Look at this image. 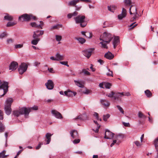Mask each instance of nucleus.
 Returning a JSON list of instances; mask_svg holds the SVG:
<instances>
[{
    "label": "nucleus",
    "mask_w": 158,
    "mask_h": 158,
    "mask_svg": "<svg viewBox=\"0 0 158 158\" xmlns=\"http://www.w3.org/2000/svg\"><path fill=\"white\" fill-rule=\"evenodd\" d=\"M78 13L75 11L73 13H69L67 15V17L68 19H70L72 17L76 16L74 19L76 23L80 24V26L81 27H84L87 25V23L85 21V16L84 15H77Z\"/></svg>",
    "instance_id": "obj_1"
},
{
    "label": "nucleus",
    "mask_w": 158,
    "mask_h": 158,
    "mask_svg": "<svg viewBox=\"0 0 158 158\" xmlns=\"http://www.w3.org/2000/svg\"><path fill=\"white\" fill-rule=\"evenodd\" d=\"M30 112V109L29 108L23 107L19 110H16L13 111V114L15 116L18 117L20 115L24 114L26 118H27L28 115Z\"/></svg>",
    "instance_id": "obj_2"
},
{
    "label": "nucleus",
    "mask_w": 158,
    "mask_h": 158,
    "mask_svg": "<svg viewBox=\"0 0 158 158\" xmlns=\"http://www.w3.org/2000/svg\"><path fill=\"white\" fill-rule=\"evenodd\" d=\"M12 98H8L6 100L4 105V110L7 115H10L12 111L11 108V104L13 102Z\"/></svg>",
    "instance_id": "obj_3"
},
{
    "label": "nucleus",
    "mask_w": 158,
    "mask_h": 158,
    "mask_svg": "<svg viewBox=\"0 0 158 158\" xmlns=\"http://www.w3.org/2000/svg\"><path fill=\"white\" fill-rule=\"evenodd\" d=\"M113 36L110 33L105 32L102 35L100 36V40L106 43H109L113 39Z\"/></svg>",
    "instance_id": "obj_4"
},
{
    "label": "nucleus",
    "mask_w": 158,
    "mask_h": 158,
    "mask_svg": "<svg viewBox=\"0 0 158 158\" xmlns=\"http://www.w3.org/2000/svg\"><path fill=\"white\" fill-rule=\"evenodd\" d=\"M0 86V92H3V94L1 95L2 97L7 93L8 91V83L7 82H4L2 84L1 81Z\"/></svg>",
    "instance_id": "obj_5"
},
{
    "label": "nucleus",
    "mask_w": 158,
    "mask_h": 158,
    "mask_svg": "<svg viewBox=\"0 0 158 158\" xmlns=\"http://www.w3.org/2000/svg\"><path fill=\"white\" fill-rule=\"evenodd\" d=\"M27 68V66L25 63H22L18 69L19 73L20 74H23L26 71Z\"/></svg>",
    "instance_id": "obj_6"
},
{
    "label": "nucleus",
    "mask_w": 158,
    "mask_h": 158,
    "mask_svg": "<svg viewBox=\"0 0 158 158\" xmlns=\"http://www.w3.org/2000/svg\"><path fill=\"white\" fill-rule=\"evenodd\" d=\"M30 16L29 15L24 14L22 15L19 18V20L21 22H27L30 20Z\"/></svg>",
    "instance_id": "obj_7"
},
{
    "label": "nucleus",
    "mask_w": 158,
    "mask_h": 158,
    "mask_svg": "<svg viewBox=\"0 0 158 158\" xmlns=\"http://www.w3.org/2000/svg\"><path fill=\"white\" fill-rule=\"evenodd\" d=\"M129 13L131 15H135V16L133 17L132 18L133 20H135L136 18V15L137 14V8L134 5H131L129 9Z\"/></svg>",
    "instance_id": "obj_8"
},
{
    "label": "nucleus",
    "mask_w": 158,
    "mask_h": 158,
    "mask_svg": "<svg viewBox=\"0 0 158 158\" xmlns=\"http://www.w3.org/2000/svg\"><path fill=\"white\" fill-rule=\"evenodd\" d=\"M94 50V48L86 49L82 51L83 54L87 58H89L91 55L92 52Z\"/></svg>",
    "instance_id": "obj_9"
},
{
    "label": "nucleus",
    "mask_w": 158,
    "mask_h": 158,
    "mask_svg": "<svg viewBox=\"0 0 158 158\" xmlns=\"http://www.w3.org/2000/svg\"><path fill=\"white\" fill-rule=\"evenodd\" d=\"M64 94L65 95L69 97H73L75 96L77 93L76 92H73L70 90H68L67 91H65L64 92L63 91H60V94L64 95Z\"/></svg>",
    "instance_id": "obj_10"
},
{
    "label": "nucleus",
    "mask_w": 158,
    "mask_h": 158,
    "mask_svg": "<svg viewBox=\"0 0 158 158\" xmlns=\"http://www.w3.org/2000/svg\"><path fill=\"white\" fill-rule=\"evenodd\" d=\"M114 134L108 130H106L104 138L106 139H112Z\"/></svg>",
    "instance_id": "obj_11"
},
{
    "label": "nucleus",
    "mask_w": 158,
    "mask_h": 158,
    "mask_svg": "<svg viewBox=\"0 0 158 158\" xmlns=\"http://www.w3.org/2000/svg\"><path fill=\"white\" fill-rule=\"evenodd\" d=\"M138 117L140 118L139 120V122L140 124L143 123L146 118V116L141 111H139L138 112Z\"/></svg>",
    "instance_id": "obj_12"
},
{
    "label": "nucleus",
    "mask_w": 158,
    "mask_h": 158,
    "mask_svg": "<svg viewBox=\"0 0 158 158\" xmlns=\"http://www.w3.org/2000/svg\"><path fill=\"white\" fill-rule=\"evenodd\" d=\"M44 31H43L37 30L34 32L33 38L34 39L38 38L40 35H43Z\"/></svg>",
    "instance_id": "obj_13"
},
{
    "label": "nucleus",
    "mask_w": 158,
    "mask_h": 158,
    "mask_svg": "<svg viewBox=\"0 0 158 158\" xmlns=\"http://www.w3.org/2000/svg\"><path fill=\"white\" fill-rule=\"evenodd\" d=\"M45 85L47 88L50 90L54 88L53 83L52 81L49 80L47 83H45Z\"/></svg>",
    "instance_id": "obj_14"
},
{
    "label": "nucleus",
    "mask_w": 158,
    "mask_h": 158,
    "mask_svg": "<svg viewBox=\"0 0 158 158\" xmlns=\"http://www.w3.org/2000/svg\"><path fill=\"white\" fill-rule=\"evenodd\" d=\"M18 66V63L15 61H13L10 63L9 66V70H15Z\"/></svg>",
    "instance_id": "obj_15"
},
{
    "label": "nucleus",
    "mask_w": 158,
    "mask_h": 158,
    "mask_svg": "<svg viewBox=\"0 0 158 158\" xmlns=\"http://www.w3.org/2000/svg\"><path fill=\"white\" fill-rule=\"evenodd\" d=\"M126 15V10L125 8H123L121 14L118 15V19L119 20L122 19L123 18L125 17Z\"/></svg>",
    "instance_id": "obj_16"
},
{
    "label": "nucleus",
    "mask_w": 158,
    "mask_h": 158,
    "mask_svg": "<svg viewBox=\"0 0 158 158\" xmlns=\"http://www.w3.org/2000/svg\"><path fill=\"white\" fill-rule=\"evenodd\" d=\"M87 118V117L86 114H83L77 116L74 119L75 120H86Z\"/></svg>",
    "instance_id": "obj_17"
},
{
    "label": "nucleus",
    "mask_w": 158,
    "mask_h": 158,
    "mask_svg": "<svg viewBox=\"0 0 158 158\" xmlns=\"http://www.w3.org/2000/svg\"><path fill=\"white\" fill-rule=\"evenodd\" d=\"M40 24H37L35 22L31 23H30L31 25L33 27L40 28L41 29H42V27L44 24V23L41 21L40 22Z\"/></svg>",
    "instance_id": "obj_18"
},
{
    "label": "nucleus",
    "mask_w": 158,
    "mask_h": 158,
    "mask_svg": "<svg viewBox=\"0 0 158 158\" xmlns=\"http://www.w3.org/2000/svg\"><path fill=\"white\" fill-rule=\"evenodd\" d=\"M124 135L122 134H119L117 135L115 137V139L117 141V144L118 145L121 142V140L124 138Z\"/></svg>",
    "instance_id": "obj_19"
},
{
    "label": "nucleus",
    "mask_w": 158,
    "mask_h": 158,
    "mask_svg": "<svg viewBox=\"0 0 158 158\" xmlns=\"http://www.w3.org/2000/svg\"><path fill=\"white\" fill-rule=\"evenodd\" d=\"M100 102L105 108L109 106L110 103L106 99H101Z\"/></svg>",
    "instance_id": "obj_20"
},
{
    "label": "nucleus",
    "mask_w": 158,
    "mask_h": 158,
    "mask_svg": "<svg viewBox=\"0 0 158 158\" xmlns=\"http://www.w3.org/2000/svg\"><path fill=\"white\" fill-rule=\"evenodd\" d=\"M71 136L73 139H76L78 137L79 135L78 132L76 130H73L70 132Z\"/></svg>",
    "instance_id": "obj_21"
},
{
    "label": "nucleus",
    "mask_w": 158,
    "mask_h": 158,
    "mask_svg": "<svg viewBox=\"0 0 158 158\" xmlns=\"http://www.w3.org/2000/svg\"><path fill=\"white\" fill-rule=\"evenodd\" d=\"M104 57L108 59L111 60L114 58V56L111 52L109 51L105 53L104 55Z\"/></svg>",
    "instance_id": "obj_22"
},
{
    "label": "nucleus",
    "mask_w": 158,
    "mask_h": 158,
    "mask_svg": "<svg viewBox=\"0 0 158 158\" xmlns=\"http://www.w3.org/2000/svg\"><path fill=\"white\" fill-rule=\"evenodd\" d=\"M119 42V37L118 36H116L114 37L113 41V47L114 48H115L116 46L117 45L118 43Z\"/></svg>",
    "instance_id": "obj_23"
},
{
    "label": "nucleus",
    "mask_w": 158,
    "mask_h": 158,
    "mask_svg": "<svg viewBox=\"0 0 158 158\" xmlns=\"http://www.w3.org/2000/svg\"><path fill=\"white\" fill-rule=\"evenodd\" d=\"M52 134H51L49 133H47L45 135V137L47 140L46 141V144H48L49 143L51 140V137Z\"/></svg>",
    "instance_id": "obj_24"
},
{
    "label": "nucleus",
    "mask_w": 158,
    "mask_h": 158,
    "mask_svg": "<svg viewBox=\"0 0 158 158\" xmlns=\"http://www.w3.org/2000/svg\"><path fill=\"white\" fill-rule=\"evenodd\" d=\"M52 115L56 118H59V112L55 110H52L51 111Z\"/></svg>",
    "instance_id": "obj_25"
},
{
    "label": "nucleus",
    "mask_w": 158,
    "mask_h": 158,
    "mask_svg": "<svg viewBox=\"0 0 158 158\" xmlns=\"http://www.w3.org/2000/svg\"><path fill=\"white\" fill-rule=\"evenodd\" d=\"M78 3V0H73L69 1L68 3L69 6H74Z\"/></svg>",
    "instance_id": "obj_26"
},
{
    "label": "nucleus",
    "mask_w": 158,
    "mask_h": 158,
    "mask_svg": "<svg viewBox=\"0 0 158 158\" xmlns=\"http://www.w3.org/2000/svg\"><path fill=\"white\" fill-rule=\"evenodd\" d=\"M50 59L53 60L59 61V53H57L56 55V57L51 56Z\"/></svg>",
    "instance_id": "obj_27"
},
{
    "label": "nucleus",
    "mask_w": 158,
    "mask_h": 158,
    "mask_svg": "<svg viewBox=\"0 0 158 158\" xmlns=\"http://www.w3.org/2000/svg\"><path fill=\"white\" fill-rule=\"evenodd\" d=\"M76 40H77L81 44H83L85 42V40L82 38L79 37L76 38Z\"/></svg>",
    "instance_id": "obj_28"
},
{
    "label": "nucleus",
    "mask_w": 158,
    "mask_h": 158,
    "mask_svg": "<svg viewBox=\"0 0 158 158\" xmlns=\"http://www.w3.org/2000/svg\"><path fill=\"white\" fill-rule=\"evenodd\" d=\"M145 94L148 97L150 98L152 96V94L151 92L148 89H147L144 92Z\"/></svg>",
    "instance_id": "obj_29"
},
{
    "label": "nucleus",
    "mask_w": 158,
    "mask_h": 158,
    "mask_svg": "<svg viewBox=\"0 0 158 158\" xmlns=\"http://www.w3.org/2000/svg\"><path fill=\"white\" fill-rule=\"evenodd\" d=\"M83 73L85 75H90V73L85 69H83L79 73L80 74H82Z\"/></svg>",
    "instance_id": "obj_30"
},
{
    "label": "nucleus",
    "mask_w": 158,
    "mask_h": 158,
    "mask_svg": "<svg viewBox=\"0 0 158 158\" xmlns=\"http://www.w3.org/2000/svg\"><path fill=\"white\" fill-rule=\"evenodd\" d=\"M5 128L4 124L1 121H0V133L4 131Z\"/></svg>",
    "instance_id": "obj_31"
},
{
    "label": "nucleus",
    "mask_w": 158,
    "mask_h": 158,
    "mask_svg": "<svg viewBox=\"0 0 158 158\" xmlns=\"http://www.w3.org/2000/svg\"><path fill=\"white\" fill-rule=\"evenodd\" d=\"M5 19L11 21L13 20V17L12 16L7 14L4 17Z\"/></svg>",
    "instance_id": "obj_32"
},
{
    "label": "nucleus",
    "mask_w": 158,
    "mask_h": 158,
    "mask_svg": "<svg viewBox=\"0 0 158 158\" xmlns=\"http://www.w3.org/2000/svg\"><path fill=\"white\" fill-rule=\"evenodd\" d=\"M115 6L114 5H112L108 6V10L111 12H114L115 9Z\"/></svg>",
    "instance_id": "obj_33"
},
{
    "label": "nucleus",
    "mask_w": 158,
    "mask_h": 158,
    "mask_svg": "<svg viewBox=\"0 0 158 158\" xmlns=\"http://www.w3.org/2000/svg\"><path fill=\"white\" fill-rule=\"evenodd\" d=\"M34 40H32L31 41V43L34 45H36L40 40V39L38 38L34 39Z\"/></svg>",
    "instance_id": "obj_34"
},
{
    "label": "nucleus",
    "mask_w": 158,
    "mask_h": 158,
    "mask_svg": "<svg viewBox=\"0 0 158 158\" xmlns=\"http://www.w3.org/2000/svg\"><path fill=\"white\" fill-rule=\"evenodd\" d=\"M121 97V95L119 93H115L114 98V100H116L120 98Z\"/></svg>",
    "instance_id": "obj_35"
},
{
    "label": "nucleus",
    "mask_w": 158,
    "mask_h": 158,
    "mask_svg": "<svg viewBox=\"0 0 158 158\" xmlns=\"http://www.w3.org/2000/svg\"><path fill=\"white\" fill-rule=\"evenodd\" d=\"M74 82L76 85L77 86L81 88H83L84 85L82 84L80 81L76 80H74Z\"/></svg>",
    "instance_id": "obj_36"
},
{
    "label": "nucleus",
    "mask_w": 158,
    "mask_h": 158,
    "mask_svg": "<svg viewBox=\"0 0 158 158\" xmlns=\"http://www.w3.org/2000/svg\"><path fill=\"white\" fill-rule=\"evenodd\" d=\"M16 23H17L16 22H9L7 23L6 26L8 27L12 26L16 24Z\"/></svg>",
    "instance_id": "obj_37"
},
{
    "label": "nucleus",
    "mask_w": 158,
    "mask_h": 158,
    "mask_svg": "<svg viewBox=\"0 0 158 158\" xmlns=\"http://www.w3.org/2000/svg\"><path fill=\"white\" fill-rule=\"evenodd\" d=\"M5 152L6 151L4 150L1 152L0 153V158H4L7 157V155H5Z\"/></svg>",
    "instance_id": "obj_38"
},
{
    "label": "nucleus",
    "mask_w": 158,
    "mask_h": 158,
    "mask_svg": "<svg viewBox=\"0 0 158 158\" xmlns=\"http://www.w3.org/2000/svg\"><path fill=\"white\" fill-rule=\"evenodd\" d=\"M106 42H104L103 41L101 42L100 43V44H101L102 46L101 47L103 48L107 49L108 48V47L106 45Z\"/></svg>",
    "instance_id": "obj_39"
},
{
    "label": "nucleus",
    "mask_w": 158,
    "mask_h": 158,
    "mask_svg": "<svg viewBox=\"0 0 158 158\" xmlns=\"http://www.w3.org/2000/svg\"><path fill=\"white\" fill-rule=\"evenodd\" d=\"M110 115L109 114H104L103 115V120L105 121H107V119L110 117Z\"/></svg>",
    "instance_id": "obj_40"
},
{
    "label": "nucleus",
    "mask_w": 158,
    "mask_h": 158,
    "mask_svg": "<svg viewBox=\"0 0 158 158\" xmlns=\"http://www.w3.org/2000/svg\"><path fill=\"white\" fill-rule=\"evenodd\" d=\"M104 85L106 89H109L111 86V84L109 82H104Z\"/></svg>",
    "instance_id": "obj_41"
},
{
    "label": "nucleus",
    "mask_w": 158,
    "mask_h": 158,
    "mask_svg": "<svg viewBox=\"0 0 158 158\" xmlns=\"http://www.w3.org/2000/svg\"><path fill=\"white\" fill-rule=\"evenodd\" d=\"M114 94L115 93L113 91H112L109 94H106V95L109 98H114Z\"/></svg>",
    "instance_id": "obj_42"
},
{
    "label": "nucleus",
    "mask_w": 158,
    "mask_h": 158,
    "mask_svg": "<svg viewBox=\"0 0 158 158\" xmlns=\"http://www.w3.org/2000/svg\"><path fill=\"white\" fill-rule=\"evenodd\" d=\"M59 27V24H58L56 25H55L52 26L50 28V30H52L53 29H57Z\"/></svg>",
    "instance_id": "obj_43"
},
{
    "label": "nucleus",
    "mask_w": 158,
    "mask_h": 158,
    "mask_svg": "<svg viewBox=\"0 0 158 158\" xmlns=\"http://www.w3.org/2000/svg\"><path fill=\"white\" fill-rule=\"evenodd\" d=\"M116 107L118 108V109L122 114H124V111L122 108L119 105H117Z\"/></svg>",
    "instance_id": "obj_44"
},
{
    "label": "nucleus",
    "mask_w": 158,
    "mask_h": 158,
    "mask_svg": "<svg viewBox=\"0 0 158 158\" xmlns=\"http://www.w3.org/2000/svg\"><path fill=\"white\" fill-rule=\"evenodd\" d=\"M86 37L87 38H91L92 37V34L90 32H86Z\"/></svg>",
    "instance_id": "obj_45"
},
{
    "label": "nucleus",
    "mask_w": 158,
    "mask_h": 158,
    "mask_svg": "<svg viewBox=\"0 0 158 158\" xmlns=\"http://www.w3.org/2000/svg\"><path fill=\"white\" fill-rule=\"evenodd\" d=\"M43 144V143L42 142H39V143L38 146L36 147V150L39 149L41 147V146Z\"/></svg>",
    "instance_id": "obj_46"
},
{
    "label": "nucleus",
    "mask_w": 158,
    "mask_h": 158,
    "mask_svg": "<svg viewBox=\"0 0 158 158\" xmlns=\"http://www.w3.org/2000/svg\"><path fill=\"white\" fill-rule=\"evenodd\" d=\"M60 64L69 67V65L68 64V62L67 61H60Z\"/></svg>",
    "instance_id": "obj_47"
},
{
    "label": "nucleus",
    "mask_w": 158,
    "mask_h": 158,
    "mask_svg": "<svg viewBox=\"0 0 158 158\" xmlns=\"http://www.w3.org/2000/svg\"><path fill=\"white\" fill-rule=\"evenodd\" d=\"M108 70L109 71V73H106V75L107 76H112L113 77V72L112 71L110 70V69H108Z\"/></svg>",
    "instance_id": "obj_48"
},
{
    "label": "nucleus",
    "mask_w": 158,
    "mask_h": 158,
    "mask_svg": "<svg viewBox=\"0 0 158 158\" xmlns=\"http://www.w3.org/2000/svg\"><path fill=\"white\" fill-rule=\"evenodd\" d=\"M23 46V44H18L15 45V48H21Z\"/></svg>",
    "instance_id": "obj_49"
},
{
    "label": "nucleus",
    "mask_w": 158,
    "mask_h": 158,
    "mask_svg": "<svg viewBox=\"0 0 158 158\" xmlns=\"http://www.w3.org/2000/svg\"><path fill=\"white\" fill-rule=\"evenodd\" d=\"M135 22L134 23L131 25H130L129 27H130V29H132L134 27H135L137 25V24H135L134 25V24L135 23Z\"/></svg>",
    "instance_id": "obj_50"
},
{
    "label": "nucleus",
    "mask_w": 158,
    "mask_h": 158,
    "mask_svg": "<svg viewBox=\"0 0 158 158\" xmlns=\"http://www.w3.org/2000/svg\"><path fill=\"white\" fill-rule=\"evenodd\" d=\"M3 119V113L2 111L0 110V120H2Z\"/></svg>",
    "instance_id": "obj_51"
},
{
    "label": "nucleus",
    "mask_w": 158,
    "mask_h": 158,
    "mask_svg": "<svg viewBox=\"0 0 158 158\" xmlns=\"http://www.w3.org/2000/svg\"><path fill=\"white\" fill-rule=\"evenodd\" d=\"M93 115L96 117L97 120H99V118L98 116V113L96 112H94L93 114Z\"/></svg>",
    "instance_id": "obj_52"
},
{
    "label": "nucleus",
    "mask_w": 158,
    "mask_h": 158,
    "mask_svg": "<svg viewBox=\"0 0 158 158\" xmlns=\"http://www.w3.org/2000/svg\"><path fill=\"white\" fill-rule=\"evenodd\" d=\"M80 141V140L79 139H75L73 141V143L74 144H76L79 143Z\"/></svg>",
    "instance_id": "obj_53"
},
{
    "label": "nucleus",
    "mask_w": 158,
    "mask_h": 158,
    "mask_svg": "<svg viewBox=\"0 0 158 158\" xmlns=\"http://www.w3.org/2000/svg\"><path fill=\"white\" fill-rule=\"evenodd\" d=\"M30 17V20L31 19H33L34 20H35L36 19V18L35 16H33L32 15H29Z\"/></svg>",
    "instance_id": "obj_54"
},
{
    "label": "nucleus",
    "mask_w": 158,
    "mask_h": 158,
    "mask_svg": "<svg viewBox=\"0 0 158 158\" xmlns=\"http://www.w3.org/2000/svg\"><path fill=\"white\" fill-rule=\"evenodd\" d=\"M123 124L125 127H129L130 126V124L129 123H126L124 122H123Z\"/></svg>",
    "instance_id": "obj_55"
},
{
    "label": "nucleus",
    "mask_w": 158,
    "mask_h": 158,
    "mask_svg": "<svg viewBox=\"0 0 158 158\" xmlns=\"http://www.w3.org/2000/svg\"><path fill=\"white\" fill-rule=\"evenodd\" d=\"M117 140L114 139L113 141V142L111 144L110 146L111 147H112L115 143L117 144Z\"/></svg>",
    "instance_id": "obj_56"
},
{
    "label": "nucleus",
    "mask_w": 158,
    "mask_h": 158,
    "mask_svg": "<svg viewBox=\"0 0 158 158\" xmlns=\"http://www.w3.org/2000/svg\"><path fill=\"white\" fill-rule=\"evenodd\" d=\"M125 3L128 5H130L131 3V0H125Z\"/></svg>",
    "instance_id": "obj_57"
},
{
    "label": "nucleus",
    "mask_w": 158,
    "mask_h": 158,
    "mask_svg": "<svg viewBox=\"0 0 158 158\" xmlns=\"http://www.w3.org/2000/svg\"><path fill=\"white\" fill-rule=\"evenodd\" d=\"M6 35V34L5 32H3L0 34V38H2L4 37Z\"/></svg>",
    "instance_id": "obj_58"
},
{
    "label": "nucleus",
    "mask_w": 158,
    "mask_h": 158,
    "mask_svg": "<svg viewBox=\"0 0 158 158\" xmlns=\"http://www.w3.org/2000/svg\"><path fill=\"white\" fill-rule=\"evenodd\" d=\"M135 144L137 146L139 147L141 145V144L138 141H136L134 142Z\"/></svg>",
    "instance_id": "obj_59"
},
{
    "label": "nucleus",
    "mask_w": 158,
    "mask_h": 158,
    "mask_svg": "<svg viewBox=\"0 0 158 158\" xmlns=\"http://www.w3.org/2000/svg\"><path fill=\"white\" fill-rule=\"evenodd\" d=\"M80 2H91V0H78V3Z\"/></svg>",
    "instance_id": "obj_60"
},
{
    "label": "nucleus",
    "mask_w": 158,
    "mask_h": 158,
    "mask_svg": "<svg viewBox=\"0 0 158 158\" xmlns=\"http://www.w3.org/2000/svg\"><path fill=\"white\" fill-rule=\"evenodd\" d=\"M90 90L89 89H86L85 91H83V93L85 94H88L90 93Z\"/></svg>",
    "instance_id": "obj_61"
},
{
    "label": "nucleus",
    "mask_w": 158,
    "mask_h": 158,
    "mask_svg": "<svg viewBox=\"0 0 158 158\" xmlns=\"http://www.w3.org/2000/svg\"><path fill=\"white\" fill-rule=\"evenodd\" d=\"M48 70L50 73H53L54 72L52 68H48Z\"/></svg>",
    "instance_id": "obj_62"
},
{
    "label": "nucleus",
    "mask_w": 158,
    "mask_h": 158,
    "mask_svg": "<svg viewBox=\"0 0 158 158\" xmlns=\"http://www.w3.org/2000/svg\"><path fill=\"white\" fill-rule=\"evenodd\" d=\"M154 144H158V137L156 138L154 141Z\"/></svg>",
    "instance_id": "obj_63"
},
{
    "label": "nucleus",
    "mask_w": 158,
    "mask_h": 158,
    "mask_svg": "<svg viewBox=\"0 0 158 158\" xmlns=\"http://www.w3.org/2000/svg\"><path fill=\"white\" fill-rule=\"evenodd\" d=\"M40 64V62H37V61H36V62H35L34 63V65L35 66H38Z\"/></svg>",
    "instance_id": "obj_64"
}]
</instances>
